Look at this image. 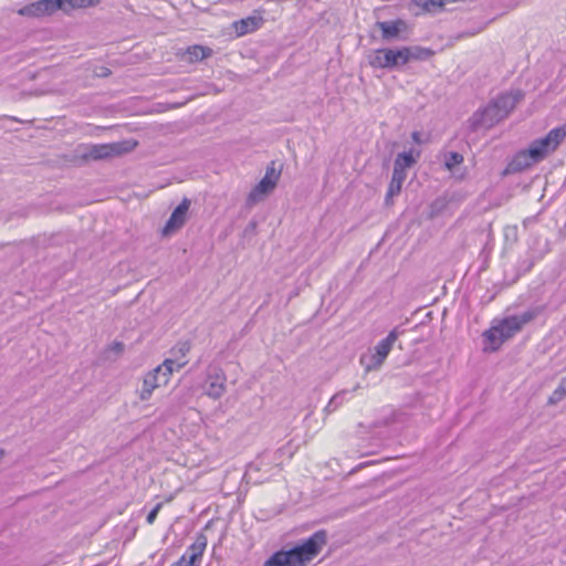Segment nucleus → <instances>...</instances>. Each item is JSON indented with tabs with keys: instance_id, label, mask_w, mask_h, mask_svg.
I'll return each mask as SVG.
<instances>
[{
	"instance_id": "nucleus-1",
	"label": "nucleus",
	"mask_w": 566,
	"mask_h": 566,
	"mask_svg": "<svg viewBox=\"0 0 566 566\" xmlns=\"http://www.w3.org/2000/svg\"><path fill=\"white\" fill-rule=\"evenodd\" d=\"M566 138V126L551 129L544 137L533 140L525 149L518 150L505 167L504 175L522 172L543 161L557 150Z\"/></svg>"
},
{
	"instance_id": "nucleus-2",
	"label": "nucleus",
	"mask_w": 566,
	"mask_h": 566,
	"mask_svg": "<svg viewBox=\"0 0 566 566\" xmlns=\"http://www.w3.org/2000/svg\"><path fill=\"white\" fill-rule=\"evenodd\" d=\"M326 542V532L317 531L290 549L274 552L262 566H305L319 554Z\"/></svg>"
},
{
	"instance_id": "nucleus-3",
	"label": "nucleus",
	"mask_w": 566,
	"mask_h": 566,
	"mask_svg": "<svg viewBox=\"0 0 566 566\" xmlns=\"http://www.w3.org/2000/svg\"><path fill=\"white\" fill-rule=\"evenodd\" d=\"M538 312L535 310L524 312L521 315L507 316L496 321L484 332L485 349L495 352L504 342L517 334L526 324L532 322Z\"/></svg>"
},
{
	"instance_id": "nucleus-4",
	"label": "nucleus",
	"mask_w": 566,
	"mask_h": 566,
	"mask_svg": "<svg viewBox=\"0 0 566 566\" xmlns=\"http://www.w3.org/2000/svg\"><path fill=\"white\" fill-rule=\"evenodd\" d=\"M187 360L179 361L178 359H165L161 365H158L156 368L147 373L144 377L143 387L139 391L140 400H148L156 388L167 385L172 373L181 369L187 365Z\"/></svg>"
},
{
	"instance_id": "nucleus-5",
	"label": "nucleus",
	"mask_w": 566,
	"mask_h": 566,
	"mask_svg": "<svg viewBox=\"0 0 566 566\" xmlns=\"http://www.w3.org/2000/svg\"><path fill=\"white\" fill-rule=\"evenodd\" d=\"M418 48L378 49L369 57V64L375 69H395L418 59Z\"/></svg>"
},
{
	"instance_id": "nucleus-6",
	"label": "nucleus",
	"mask_w": 566,
	"mask_h": 566,
	"mask_svg": "<svg viewBox=\"0 0 566 566\" xmlns=\"http://www.w3.org/2000/svg\"><path fill=\"white\" fill-rule=\"evenodd\" d=\"M417 163L412 151L399 153L394 161V169L391 180L389 182L386 196L385 206L390 207L394 205V198L401 191L402 185L407 178V169L411 168Z\"/></svg>"
},
{
	"instance_id": "nucleus-7",
	"label": "nucleus",
	"mask_w": 566,
	"mask_h": 566,
	"mask_svg": "<svg viewBox=\"0 0 566 566\" xmlns=\"http://www.w3.org/2000/svg\"><path fill=\"white\" fill-rule=\"evenodd\" d=\"M521 98V94L505 93L500 95L481 112V125L492 127L501 122L515 108Z\"/></svg>"
},
{
	"instance_id": "nucleus-8",
	"label": "nucleus",
	"mask_w": 566,
	"mask_h": 566,
	"mask_svg": "<svg viewBox=\"0 0 566 566\" xmlns=\"http://www.w3.org/2000/svg\"><path fill=\"white\" fill-rule=\"evenodd\" d=\"M401 334L402 331H399V327H395L384 339H381L375 346L373 353L361 355L360 364L364 366L367 373L378 369L384 364L385 359L392 349L394 344Z\"/></svg>"
},
{
	"instance_id": "nucleus-9",
	"label": "nucleus",
	"mask_w": 566,
	"mask_h": 566,
	"mask_svg": "<svg viewBox=\"0 0 566 566\" xmlns=\"http://www.w3.org/2000/svg\"><path fill=\"white\" fill-rule=\"evenodd\" d=\"M281 171H276L274 163L266 167L263 178L252 188L247 197V206L253 207L263 201L276 187Z\"/></svg>"
},
{
	"instance_id": "nucleus-10",
	"label": "nucleus",
	"mask_w": 566,
	"mask_h": 566,
	"mask_svg": "<svg viewBox=\"0 0 566 566\" xmlns=\"http://www.w3.org/2000/svg\"><path fill=\"white\" fill-rule=\"evenodd\" d=\"M227 377L224 371L217 366H210L207 371L205 392L212 399H219L226 392Z\"/></svg>"
},
{
	"instance_id": "nucleus-11",
	"label": "nucleus",
	"mask_w": 566,
	"mask_h": 566,
	"mask_svg": "<svg viewBox=\"0 0 566 566\" xmlns=\"http://www.w3.org/2000/svg\"><path fill=\"white\" fill-rule=\"evenodd\" d=\"M64 0H40L21 8L18 13L25 17H42L51 14L57 9H63Z\"/></svg>"
},
{
	"instance_id": "nucleus-12",
	"label": "nucleus",
	"mask_w": 566,
	"mask_h": 566,
	"mask_svg": "<svg viewBox=\"0 0 566 566\" xmlns=\"http://www.w3.org/2000/svg\"><path fill=\"white\" fill-rule=\"evenodd\" d=\"M124 151H126V148L123 143L97 144L88 146L83 157L99 160L120 155Z\"/></svg>"
},
{
	"instance_id": "nucleus-13",
	"label": "nucleus",
	"mask_w": 566,
	"mask_h": 566,
	"mask_svg": "<svg viewBox=\"0 0 566 566\" xmlns=\"http://www.w3.org/2000/svg\"><path fill=\"white\" fill-rule=\"evenodd\" d=\"M458 1L459 0H411L408 3V10L415 15L437 13L444 10L448 4Z\"/></svg>"
},
{
	"instance_id": "nucleus-14",
	"label": "nucleus",
	"mask_w": 566,
	"mask_h": 566,
	"mask_svg": "<svg viewBox=\"0 0 566 566\" xmlns=\"http://www.w3.org/2000/svg\"><path fill=\"white\" fill-rule=\"evenodd\" d=\"M376 27L381 31V38L385 41H395L405 39L401 36L407 30L406 21L397 19L394 21H378Z\"/></svg>"
},
{
	"instance_id": "nucleus-15",
	"label": "nucleus",
	"mask_w": 566,
	"mask_h": 566,
	"mask_svg": "<svg viewBox=\"0 0 566 566\" xmlns=\"http://www.w3.org/2000/svg\"><path fill=\"white\" fill-rule=\"evenodd\" d=\"M190 201L188 199H184L171 212L168 221L166 222L163 233L170 234L174 231L180 229L185 222L187 212L189 210Z\"/></svg>"
},
{
	"instance_id": "nucleus-16",
	"label": "nucleus",
	"mask_w": 566,
	"mask_h": 566,
	"mask_svg": "<svg viewBox=\"0 0 566 566\" xmlns=\"http://www.w3.org/2000/svg\"><path fill=\"white\" fill-rule=\"evenodd\" d=\"M207 537L203 534H199L195 542L187 548L182 556H186V562L191 566H199L201 557L207 547Z\"/></svg>"
},
{
	"instance_id": "nucleus-17",
	"label": "nucleus",
	"mask_w": 566,
	"mask_h": 566,
	"mask_svg": "<svg viewBox=\"0 0 566 566\" xmlns=\"http://www.w3.org/2000/svg\"><path fill=\"white\" fill-rule=\"evenodd\" d=\"M360 388V385H355L352 389H344L336 392L324 408V412L329 415L339 409L345 402L349 401L355 391Z\"/></svg>"
},
{
	"instance_id": "nucleus-18",
	"label": "nucleus",
	"mask_w": 566,
	"mask_h": 566,
	"mask_svg": "<svg viewBox=\"0 0 566 566\" xmlns=\"http://www.w3.org/2000/svg\"><path fill=\"white\" fill-rule=\"evenodd\" d=\"M212 50L202 45H192L187 49L186 55L187 60L191 63L202 61L203 59L210 56Z\"/></svg>"
},
{
	"instance_id": "nucleus-19",
	"label": "nucleus",
	"mask_w": 566,
	"mask_h": 566,
	"mask_svg": "<svg viewBox=\"0 0 566 566\" xmlns=\"http://www.w3.org/2000/svg\"><path fill=\"white\" fill-rule=\"evenodd\" d=\"M262 19L255 17H249L247 19H242L239 22V30L241 34L251 32L256 30L261 24Z\"/></svg>"
},
{
	"instance_id": "nucleus-20",
	"label": "nucleus",
	"mask_w": 566,
	"mask_h": 566,
	"mask_svg": "<svg viewBox=\"0 0 566 566\" xmlns=\"http://www.w3.org/2000/svg\"><path fill=\"white\" fill-rule=\"evenodd\" d=\"M190 350V345L187 342L179 343L174 349L172 355L175 356L174 359H178L179 361L187 360L186 356Z\"/></svg>"
},
{
	"instance_id": "nucleus-21",
	"label": "nucleus",
	"mask_w": 566,
	"mask_h": 566,
	"mask_svg": "<svg viewBox=\"0 0 566 566\" xmlns=\"http://www.w3.org/2000/svg\"><path fill=\"white\" fill-rule=\"evenodd\" d=\"M460 164V154L451 151L444 155V166L448 170H452L457 165Z\"/></svg>"
},
{
	"instance_id": "nucleus-22",
	"label": "nucleus",
	"mask_w": 566,
	"mask_h": 566,
	"mask_svg": "<svg viewBox=\"0 0 566 566\" xmlns=\"http://www.w3.org/2000/svg\"><path fill=\"white\" fill-rule=\"evenodd\" d=\"M161 507H163V503H157L155 505V507L147 514L146 522L148 524H153L156 521V517H157L159 511L161 510Z\"/></svg>"
},
{
	"instance_id": "nucleus-23",
	"label": "nucleus",
	"mask_w": 566,
	"mask_h": 566,
	"mask_svg": "<svg viewBox=\"0 0 566 566\" xmlns=\"http://www.w3.org/2000/svg\"><path fill=\"white\" fill-rule=\"evenodd\" d=\"M65 3H69L73 8H82L92 4V0H64L63 7L65 6Z\"/></svg>"
},
{
	"instance_id": "nucleus-24",
	"label": "nucleus",
	"mask_w": 566,
	"mask_h": 566,
	"mask_svg": "<svg viewBox=\"0 0 566 566\" xmlns=\"http://www.w3.org/2000/svg\"><path fill=\"white\" fill-rule=\"evenodd\" d=\"M4 119H9V120H12V122H17V123H20L21 120L14 116H3Z\"/></svg>"
},
{
	"instance_id": "nucleus-25",
	"label": "nucleus",
	"mask_w": 566,
	"mask_h": 566,
	"mask_svg": "<svg viewBox=\"0 0 566 566\" xmlns=\"http://www.w3.org/2000/svg\"><path fill=\"white\" fill-rule=\"evenodd\" d=\"M109 74V71L107 69L102 70V73H99V76H107Z\"/></svg>"
},
{
	"instance_id": "nucleus-26",
	"label": "nucleus",
	"mask_w": 566,
	"mask_h": 566,
	"mask_svg": "<svg viewBox=\"0 0 566 566\" xmlns=\"http://www.w3.org/2000/svg\"><path fill=\"white\" fill-rule=\"evenodd\" d=\"M418 137H419V133H413L412 134L413 140L419 142Z\"/></svg>"
},
{
	"instance_id": "nucleus-27",
	"label": "nucleus",
	"mask_w": 566,
	"mask_h": 566,
	"mask_svg": "<svg viewBox=\"0 0 566 566\" xmlns=\"http://www.w3.org/2000/svg\"><path fill=\"white\" fill-rule=\"evenodd\" d=\"M123 345L120 343L116 344V349H122Z\"/></svg>"
},
{
	"instance_id": "nucleus-28",
	"label": "nucleus",
	"mask_w": 566,
	"mask_h": 566,
	"mask_svg": "<svg viewBox=\"0 0 566 566\" xmlns=\"http://www.w3.org/2000/svg\"><path fill=\"white\" fill-rule=\"evenodd\" d=\"M123 345L120 343L116 344V349H122Z\"/></svg>"
},
{
	"instance_id": "nucleus-29",
	"label": "nucleus",
	"mask_w": 566,
	"mask_h": 566,
	"mask_svg": "<svg viewBox=\"0 0 566 566\" xmlns=\"http://www.w3.org/2000/svg\"><path fill=\"white\" fill-rule=\"evenodd\" d=\"M2 454H3V451H2V450H0V457H1Z\"/></svg>"
}]
</instances>
